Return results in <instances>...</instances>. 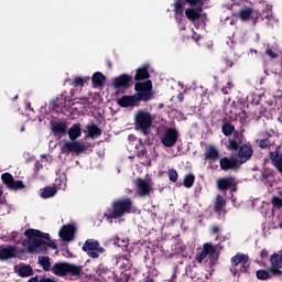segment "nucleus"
I'll return each mask as SVG.
<instances>
[{"label": "nucleus", "mask_w": 282, "mask_h": 282, "mask_svg": "<svg viewBox=\"0 0 282 282\" xmlns=\"http://www.w3.org/2000/svg\"><path fill=\"white\" fill-rule=\"evenodd\" d=\"M79 100H83V102L85 104V102H87V100H89V98L84 97V98H80Z\"/></svg>", "instance_id": "13d9d810"}, {"label": "nucleus", "mask_w": 282, "mask_h": 282, "mask_svg": "<svg viewBox=\"0 0 282 282\" xmlns=\"http://www.w3.org/2000/svg\"><path fill=\"white\" fill-rule=\"evenodd\" d=\"M260 257H261V259H268V250L262 249L260 252Z\"/></svg>", "instance_id": "3c124183"}, {"label": "nucleus", "mask_w": 282, "mask_h": 282, "mask_svg": "<svg viewBox=\"0 0 282 282\" xmlns=\"http://www.w3.org/2000/svg\"><path fill=\"white\" fill-rule=\"evenodd\" d=\"M208 254L210 259V264L215 265V263H217V259H219V256H217V246H214L212 242H207L203 245V250L200 251V253L196 259L197 262L204 263Z\"/></svg>", "instance_id": "0eeeda50"}, {"label": "nucleus", "mask_w": 282, "mask_h": 282, "mask_svg": "<svg viewBox=\"0 0 282 282\" xmlns=\"http://www.w3.org/2000/svg\"><path fill=\"white\" fill-rule=\"evenodd\" d=\"M24 239L22 241V246L26 247V252L33 253L36 252L41 254V252H47V248H52V250H56L58 248L54 240L50 239V234H45L39 229H26L24 231Z\"/></svg>", "instance_id": "f257e3e1"}, {"label": "nucleus", "mask_w": 282, "mask_h": 282, "mask_svg": "<svg viewBox=\"0 0 282 282\" xmlns=\"http://www.w3.org/2000/svg\"><path fill=\"white\" fill-rule=\"evenodd\" d=\"M117 105L119 107H122L123 109H127L129 107H138V105H140V101H138L135 95H123L122 97L117 98Z\"/></svg>", "instance_id": "f3484780"}, {"label": "nucleus", "mask_w": 282, "mask_h": 282, "mask_svg": "<svg viewBox=\"0 0 282 282\" xmlns=\"http://www.w3.org/2000/svg\"><path fill=\"white\" fill-rule=\"evenodd\" d=\"M51 129L54 135H66L67 134V123L54 121L51 123Z\"/></svg>", "instance_id": "b1692460"}, {"label": "nucleus", "mask_w": 282, "mask_h": 282, "mask_svg": "<svg viewBox=\"0 0 282 282\" xmlns=\"http://www.w3.org/2000/svg\"><path fill=\"white\" fill-rule=\"evenodd\" d=\"M84 133L86 134V138L96 140V138H100V135H102V130L96 123H87L85 126Z\"/></svg>", "instance_id": "aec40b11"}, {"label": "nucleus", "mask_w": 282, "mask_h": 282, "mask_svg": "<svg viewBox=\"0 0 282 282\" xmlns=\"http://www.w3.org/2000/svg\"><path fill=\"white\" fill-rule=\"evenodd\" d=\"M70 96H74V89L70 90Z\"/></svg>", "instance_id": "680f3d73"}, {"label": "nucleus", "mask_w": 282, "mask_h": 282, "mask_svg": "<svg viewBox=\"0 0 282 282\" xmlns=\"http://www.w3.org/2000/svg\"><path fill=\"white\" fill-rule=\"evenodd\" d=\"M57 191L58 189L56 187H44L41 193V197L43 199H50V197H54V195H56Z\"/></svg>", "instance_id": "e433bc0d"}, {"label": "nucleus", "mask_w": 282, "mask_h": 282, "mask_svg": "<svg viewBox=\"0 0 282 282\" xmlns=\"http://www.w3.org/2000/svg\"><path fill=\"white\" fill-rule=\"evenodd\" d=\"M224 206H226V199L223 195H218L215 200L214 210L215 213H221Z\"/></svg>", "instance_id": "4c0bfd02"}, {"label": "nucleus", "mask_w": 282, "mask_h": 282, "mask_svg": "<svg viewBox=\"0 0 282 282\" xmlns=\"http://www.w3.org/2000/svg\"><path fill=\"white\" fill-rule=\"evenodd\" d=\"M210 232L212 235H219V232H221V229L219 228V226L213 225L210 228Z\"/></svg>", "instance_id": "09e8293b"}, {"label": "nucleus", "mask_w": 282, "mask_h": 282, "mask_svg": "<svg viewBox=\"0 0 282 282\" xmlns=\"http://www.w3.org/2000/svg\"><path fill=\"white\" fill-rule=\"evenodd\" d=\"M262 138H263V139H260V140L258 141V144H259L260 149H268V147H274L275 141L272 140V133H270V132H264V133L262 134Z\"/></svg>", "instance_id": "bb28decb"}, {"label": "nucleus", "mask_w": 282, "mask_h": 282, "mask_svg": "<svg viewBox=\"0 0 282 282\" xmlns=\"http://www.w3.org/2000/svg\"><path fill=\"white\" fill-rule=\"evenodd\" d=\"M28 282H39V276L35 275V276L29 279Z\"/></svg>", "instance_id": "6e6d98bb"}, {"label": "nucleus", "mask_w": 282, "mask_h": 282, "mask_svg": "<svg viewBox=\"0 0 282 282\" xmlns=\"http://www.w3.org/2000/svg\"><path fill=\"white\" fill-rule=\"evenodd\" d=\"M265 54H268V56H270L271 58H276L279 56V54L274 53L272 48H267Z\"/></svg>", "instance_id": "8fccbe9b"}, {"label": "nucleus", "mask_w": 282, "mask_h": 282, "mask_svg": "<svg viewBox=\"0 0 282 282\" xmlns=\"http://www.w3.org/2000/svg\"><path fill=\"white\" fill-rule=\"evenodd\" d=\"M202 12H204V7L187 8L185 9V17L188 21L194 23V21L202 19Z\"/></svg>", "instance_id": "412c9836"}, {"label": "nucleus", "mask_w": 282, "mask_h": 282, "mask_svg": "<svg viewBox=\"0 0 282 282\" xmlns=\"http://www.w3.org/2000/svg\"><path fill=\"white\" fill-rule=\"evenodd\" d=\"M167 177H169L170 182H173L175 184V182H177V177H180V174H177V170L170 169L167 171Z\"/></svg>", "instance_id": "37998d69"}, {"label": "nucleus", "mask_w": 282, "mask_h": 282, "mask_svg": "<svg viewBox=\"0 0 282 282\" xmlns=\"http://www.w3.org/2000/svg\"><path fill=\"white\" fill-rule=\"evenodd\" d=\"M65 96V94H63L61 97L63 98Z\"/></svg>", "instance_id": "338daca9"}, {"label": "nucleus", "mask_w": 282, "mask_h": 282, "mask_svg": "<svg viewBox=\"0 0 282 282\" xmlns=\"http://www.w3.org/2000/svg\"><path fill=\"white\" fill-rule=\"evenodd\" d=\"M41 166V162L36 161L35 162V167L39 169Z\"/></svg>", "instance_id": "bf43d9fd"}, {"label": "nucleus", "mask_w": 282, "mask_h": 282, "mask_svg": "<svg viewBox=\"0 0 282 282\" xmlns=\"http://www.w3.org/2000/svg\"><path fill=\"white\" fill-rule=\"evenodd\" d=\"M185 2L182 0H174L173 7H174V14L176 15V19H182L184 17V10H185Z\"/></svg>", "instance_id": "7c9ffc66"}, {"label": "nucleus", "mask_w": 282, "mask_h": 282, "mask_svg": "<svg viewBox=\"0 0 282 282\" xmlns=\"http://www.w3.org/2000/svg\"><path fill=\"white\" fill-rule=\"evenodd\" d=\"M67 262L55 263L52 268L53 274L56 276H67Z\"/></svg>", "instance_id": "cd10ccee"}, {"label": "nucleus", "mask_w": 282, "mask_h": 282, "mask_svg": "<svg viewBox=\"0 0 282 282\" xmlns=\"http://www.w3.org/2000/svg\"><path fill=\"white\" fill-rule=\"evenodd\" d=\"M40 282H56V280H54L52 278H42V279H40Z\"/></svg>", "instance_id": "864d4df0"}, {"label": "nucleus", "mask_w": 282, "mask_h": 282, "mask_svg": "<svg viewBox=\"0 0 282 282\" xmlns=\"http://www.w3.org/2000/svg\"><path fill=\"white\" fill-rule=\"evenodd\" d=\"M231 269L230 272H232L234 276H237V268L240 265V272H247L250 269V257L246 253H236L231 260Z\"/></svg>", "instance_id": "423d86ee"}, {"label": "nucleus", "mask_w": 282, "mask_h": 282, "mask_svg": "<svg viewBox=\"0 0 282 282\" xmlns=\"http://www.w3.org/2000/svg\"><path fill=\"white\" fill-rule=\"evenodd\" d=\"M113 241H115V246H119V247L122 246L120 245V239L118 237H116Z\"/></svg>", "instance_id": "4d7b16f0"}, {"label": "nucleus", "mask_w": 282, "mask_h": 282, "mask_svg": "<svg viewBox=\"0 0 282 282\" xmlns=\"http://www.w3.org/2000/svg\"><path fill=\"white\" fill-rule=\"evenodd\" d=\"M82 250L91 259H98V257L105 252V248L100 247V242L94 239H87L82 247Z\"/></svg>", "instance_id": "6e6552de"}, {"label": "nucleus", "mask_w": 282, "mask_h": 282, "mask_svg": "<svg viewBox=\"0 0 282 282\" xmlns=\"http://www.w3.org/2000/svg\"><path fill=\"white\" fill-rule=\"evenodd\" d=\"M134 97L138 102H149V100H153V82L148 79L145 82H137L134 85Z\"/></svg>", "instance_id": "39448f33"}, {"label": "nucleus", "mask_w": 282, "mask_h": 282, "mask_svg": "<svg viewBox=\"0 0 282 282\" xmlns=\"http://www.w3.org/2000/svg\"><path fill=\"white\" fill-rule=\"evenodd\" d=\"M153 124V117L151 112L139 110L134 116V127L135 130L143 135H149L151 133V127Z\"/></svg>", "instance_id": "20e7f679"}, {"label": "nucleus", "mask_w": 282, "mask_h": 282, "mask_svg": "<svg viewBox=\"0 0 282 282\" xmlns=\"http://www.w3.org/2000/svg\"><path fill=\"white\" fill-rule=\"evenodd\" d=\"M94 87H104V85L107 83V77L102 75V73L97 72L91 77Z\"/></svg>", "instance_id": "c756f323"}, {"label": "nucleus", "mask_w": 282, "mask_h": 282, "mask_svg": "<svg viewBox=\"0 0 282 282\" xmlns=\"http://www.w3.org/2000/svg\"><path fill=\"white\" fill-rule=\"evenodd\" d=\"M17 98H19V96H15V97L13 98V100H17Z\"/></svg>", "instance_id": "e2e57ef3"}, {"label": "nucleus", "mask_w": 282, "mask_h": 282, "mask_svg": "<svg viewBox=\"0 0 282 282\" xmlns=\"http://www.w3.org/2000/svg\"><path fill=\"white\" fill-rule=\"evenodd\" d=\"M66 102H69V105L74 106V105H78V99H74V98H67L64 97L63 101H61L59 98H56L52 101V106L54 107V109H63V107H65Z\"/></svg>", "instance_id": "a878e982"}, {"label": "nucleus", "mask_w": 282, "mask_h": 282, "mask_svg": "<svg viewBox=\"0 0 282 282\" xmlns=\"http://www.w3.org/2000/svg\"><path fill=\"white\" fill-rule=\"evenodd\" d=\"M271 204L274 208H282V198L279 196H273L271 198Z\"/></svg>", "instance_id": "a18cd8bd"}, {"label": "nucleus", "mask_w": 282, "mask_h": 282, "mask_svg": "<svg viewBox=\"0 0 282 282\" xmlns=\"http://www.w3.org/2000/svg\"><path fill=\"white\" fill-rule=\"evenodd\" d=\"M151 75L149 74V69L147 67H141L135 70L134 80L140 83V80H149Z\"/></svg>", "instance_id": "c85d7f7f"}, {"label": "nucleus", "mask_w": 282, "mask_h": 282, "mask_svg": "<svg viewBox=\"0 0 282 282\" xmlns=\"http://www.w3.org/2000/svg\"><path fill=\"white\" fill-rule=\"evenodd\" d=\"M0 195H3V192L0 191Z\"/></svg>", "instance_id": "69168bd1"}, {"label": "nucleus", "mask_w": 282, "mask_h": 282, "mask_svg": "<svg viewBox=\"0 0 282 282\" xmlns=\"http://www.w3.org/2000/svg\"><path fill=\"white\" fill-rule=\"evenodd\" d=\"M62 153L69 155V153H76V155H80V153H85L87 151V147L80 143V141H64L61 147Z\"/></svg>", "instance_id": "9d476101"}, {"label": "nucleus", "mask_w": 282, "mask_h": 282, "mask_svg": "<svg viewBox=\"0 0 282 282\" xmlns=\"http://www.w3.org/2000/svg\"><path fill=\"white\" fill-rule=\"evenodd\" d=\"M132 83H133V77L127 74H122L112 80V87H115V89H129Z\"/></svg>", "instance_id": "4468645a"}, {"label": "nucleus", "mask_w": 282, "mask_h": 282, "mask_svg": "<svg viewBox=\"0 0 282 282\" xmlns=\"http://www.w3.org/2000/svg\"><path fill=\"white\" fill-rule=\"evenodd\" d=\"M131 208H133V200L130 197L116 199L111 203L110 208L104 215L107 221L111 219H120L124 215H130Z\"/></svg>", "instance_id": "7ed1b4c3"}, {"label": "nucleus", "mask_w": 282, "mask_h": 282, "mask_svg": "<svg viewBox=\"0 0 282 282\" xmlns=\"http://www.w3.org/2000/svg\"><path fill=\"white\" fill-rule=\"evenodd\" d=\"M40 265H42L44 272H50L52 270V262L50 261V257H39Z\"/></svg>", "instance_id": "58836bf2"}, {"label": "nucleus", "mask_w": 282, "mask_h": 282, "mask_svg": "<svg viewBox=\"0 0 282 282\" xmlns=\"http://www.w3.org/2000/svg\"><path fill=\"white\" fill-rule=\"evenodd\" d=\"M227 151H238L237 160L239 164H246L254 155V150L250 143H243V133L241 131H236L234 138L229 139L225 144Z\"/></svg>", "instance_id": "f03ea898"}, {"label": "nucleus", "mask_w": 282, "mask_h": 282, "mask_svg": "<svg viewBox=\"0 0 282 282\" xmlns=\"http://www.w3.org/2000/svg\"><path fill=\"white\" fill-rule=\"evenodd\" d=\"M42 158H46V155H45V154H42Z\"/></svg>", "instance_id": "0e129e2a"}, {"label": "nucleus", "mask_w": 282, "mask_h": 282, "mask_svg": "<svg viewBox=\"0 0 282 282\" xmlns=\"http://www.w3.org/2000/svg\"><path fill=\"white\" fill-rule=\"evenodd\" d=\"M216 186L218 191L223 193L227 191L235 193V191H237V178H235V176L220 177L216 181Z\"/></svg>", "instance_id": "9b49d317"}, {"label": "nucleus", "mask_w": 282, "mask_h": 282, "mask_svg": "<svg viewBox=\"0 0 282 282\" xmlns=\"http://www.w3.org/2000/svg\"><path fill=\"white\" fill-rule=\"evenodd\" d=\"M234 87H235V84H232L231 82H228L227 85L221 88V93L224 94V96H228L229 91H231Z\"/></svg>", "instance_id": "49530a36"}, {"label": "nucleus", "mask_w": 282, "mask_h": 282, "mask_svg": "<svg viewBox=\"0 0 282 282\" xmlns=\"http://www.w3.org/2000/svg\"><path fill=\"white\" fill-rule=\"evenodd\" d=\"M17 247L2 245L0 247V261H8V259H17Z\"/></svg>", "instance_id": "a211bd4d"}, {"label": "nucleus", "mask_w": 282, "mask_h": 282, "mask_svg": "<svg viewBox=\"0 0 282 282\" xmlns=\"http://www.w3.org/2000/svg\"><path fill=\"white\" fill-rule=\"evenodd\" d=\"M177 100H178V102H184V94L183 93H180L177 95Z\"/></svg>", "instance_id": "5fc2aeb1"}, {"label": "nucleus", "mask_w": 282, "mask_h": 282, "mask_svg": "<svg viewBox=\"0 0 282 282\" xmlns=\"http://www.w3.org/2000/svg\"><path fill=\"white\" fill-rule=\"evenodd\" d=\"M256 276L257 279H259L260 281H267V279L270 278V273H268V271L261 269V270H258L256 272Z\"/></svg>", "instance_id": "c03bdc74"}, {"label": "nucleus", "mask_w": 282, "mask_h": 282, "mask_svg": "<svg viewBox=\"0 0 282 282\" xmlns=\"http://www.w3.org/2000/svg\"><path fill=\"white\" fill-rule=\"evenodd\" d=\"M138 193L140 197L151 195V185L144 178H138L137 182Z\"/></svg>", "instance_id": "4be33fe9"}, {"label": "nucleus", "mask_w": 282, "mask_h": 282, "mask_svg": "<svg viewBox=\"0 0 282 282\" xmlns=\"http://www.w3.org/2000/svg\"><path fill=\"white\" fill-rule=\"evenodd\" d=\"M225 65H226L227 68H230L235 65V63H232V61L225 59Z\"/></svg>", "instance_id": "603ef678"}, {"label": "nucleus", "mask_w": 282, "mask_h": 282, "mask_svg": "<svg viewBox=\"0 0 282 282\" xmlns=\"http://www.w3.org/2000/svg\"><path fill=\"white\" fill-rule=\"evenodd\" d=\"M68 138L72 141L78 140L83 135V129H80V123H74L67 131Z\"/></svg>", "instance_id": "393cba45"}, {"label": "nucleus", "mask_w": 282, "mask_h": 282, "mask_svg": "<svg viewBox=\"0 0 282 282\" xmlns=\"http://www.w3.org/2000/svg\"><path fill=\"white\" fill-rule=\"evenodd\" d=\"M89 80H90L89 77H80V76H77V77H75V78L72 80L70 85H72V87H85V85H86L87 83H89Z\"/></svg>", "instance_id": "c9c22d12"}, {"label": "nucleus", "mask_w": 282, "mask_h": 282, "mask_svg": "<svg viewBox=\"0 0 282 282\" xmlns=\"http://www.w3.org/2000/svg\"><path fill=\"white\" fill-rule=\"evenodd\" d=\"M219 166L220 171H239L241 169V165L239 163V160L235 158H228V156H223L219 160Z\"/></svg>", "instance_id": "ddd939ff"}, {"label": "nucleus", "mask_w": 282, "mask_h": 282, "mask_svg": "<svg viewBox=\"0 0 282 282\" xmlns=\"http://www.w3.org/2000/svg\"><path fill=\"white\" fill-rule=\"evenodd\" d=\"M208 0H185V3L191 6V8L200 7L204 8V3Z\"/></svg>", "instance_id": "79ce46f5"}, {"label": "nucleus", "mask_w": 282, "mask_h": 282, "mask_svg": "<svg viewBox=\"0 0 282 282\" xmlns=\"http://www.w3.org/2000/svg\"><path fill=\"white\" fill-rule=\"evenodd\" d=\"M117 265H120L122 270H129L131 268V260L127 256H119L117 259Z\"/></svg>", "instance_id": "f704fd0d"}, {"label": "nucleus", "mask_w": 282, "mask_h": 282, "mask_svg": "<svg viewBox=\"0 0 282 282\" xmlns=\"http://www.w3.org/2000/svg\"><path fill=\"white\" fill-rule=\"evenodd\" d=\"M34 270H32V267L30 264H25L19 268L18 274L22 279H25L28 276H32Z\"/></svg>", "instance_id": "72a5a7b5"}, {"label": "nucleus", "mask_w": 282, "mask_h": 282, "mask_svg": "<svg viewBox=\"0 0 282 282\" xmlns=\"http://www.w3.org/2000/svg\"><path fill=\"white\" fill-rule=\"evenodd\" d=\"M250 14H252V9L250 8L243 9L238 12V17L239 19H241V21H248V19H250Z\"/></svg>", "instance_id": "a19ab883"}, {"label": "nucleus", "mask_w": 282, "mask_h": 282, "mask_svg": "<svg viewBox=\"0 0 282 282\" xmlns=\"http://www.w3.org/2000/svg\"><path fill=\"white\" fill-rule=\"evenodd\" d=\"M76 235V225L67 224L64 225L59 230V237L63 241H73Z\"/></svg>", "instance_id": "2eb2a0df"}, {"label": "nucleus", "mask_w": 282, "mask_h": 282, "mask_svg": "<svg viewBox=\"0 0 282 282\" xmlns=\"http://www.w3.org/2000/svg\"><path fill=\"white\" fill-rule=\"evenodd\" d=\"M270 273L274 274V276H281L282 274V257L279 253H273L270 258Z\"/></svg>", "instance_id": "dca6fc26"}, {"label": "nucleus", "mask_w": 282, "mask_h": 282, "mask_svg": "<svg viewBox=\"0 0 282 282\" xmlns=\"http://www.w3.org/2000/svg\"><path fill=\"white\" fill-rule=\"evenodd\" d=\"M204 160H209V162H217L219 160V150L215 145H208L204 153Z\"/></svg>", "instance_id": "5701e85b"}, {"label": "nucleus", "mask_w": 282, "mask_h": 282, "mask_svg": "<svg viewBox=\"0 0 282 282\" xmlns=\"http://www.w3.org/2000/svg\"><path fill=\"white\" fill-rule=\"evenodd\" d=\"M138 158L142 160V158H149V152L147 151V148L138 152Z\"/></svg>", "instance_id": "de8ad7c7"}, {"label": "nucleus", "mask_w": 282, "mask_h": 282, "mask_svg": "<svg viewBox=\"0 0 282 282\" xmlns=\"http://www.w3.org/2000/svg\"><path fill=\"white\" fill-rule=\"evenodd\" d=\"M195 184V174H186L183 180V186L185 188H193Z\"/></svg>", "instance_id": "ea45409f"}, {"label": "nucleus", "mask_w": 282, "mask_h": 282, "mask_svg": "<svg viewBox=\"0 0 282 282\" xmlns=\"http://www.w3.org/2000/svg\"><path fill=\"white\" fill-rule=\"evenodd\" d=\"M269 160L271 161V164L274 166V169H276L278 173L282 174V151L280 148L270 152Z\"/></svg>", "instance_id": "6ab92c4d"}, {"label": "nucleus", "mask_w": 282, "mask_h": 282, "mask_svg": "<svg viewBox=\"0 0 282 282\" xmlns=\"http://www.w3.org/2000/svg\"><path fill=\"white\" fill-rule=\"evenodd\" d=\"M177 140H180V131L176 128H165L161 135L163 147L171 149L177 144Z\"/></svg>", "instance_id": "1a4fd4ad"}, {"label": "nucleus", "mask_w": 282, "mask_h": 282, "mask_svg": "<svg viewBox=\"0 0 282 282\" xmlns=\"http://www.w3.org/2000/svg\"><path fill=\"white\" fill-rule=\"evenodd\" d=\"M1 180L9 191H23V188H25L23 181H14V176L8 172L1 175Z\"/></svg>", "instance_id": "f8f14e48"}, {"label": "nucleus", "mask_w": 282, "mask_h": 282, "mask_svg": "<svg viewBox=\"0 0 282 282\" xmlns=\"http://www.w3.org/2000/svg\"><path fill=\"white\" fill-rule=\"evenodd\" d=\"M126 282H129V275H126Z\"/></svg>", "instance_id": "052dcab7"}, {"label": "nucleus", "mask_w": 282, "mask_h": 282, "mask_svg": "<svg viewBox=\"0 0 282 282\" xmlns=\"http://www.w3.org/2000/svg\"><path fill=\"white\" fill-rule=\"evenodd\" d=\"M236 131L239 130H235V124H231L230 121H226L223 126H221V132L224 133V135H226V138H230V134L234 133Z\"/></svg>", "instance_id": "473e14b6"}, {"label": "nucleus", "mask_w": 282, "mask_h": 282, "mask_svg": "<svg viewBox=\"0 0 282 282\" xmlns=\"http://www.w3.org/2000/svg\"><path fill=\"white\" fill-rule=\"evenodd\" d=\"M83 272V267H78L76 264L68 263L66 274H70V276H80Z\"/></svg>", "instance_id": "2f4dec72"}]
</instances>
